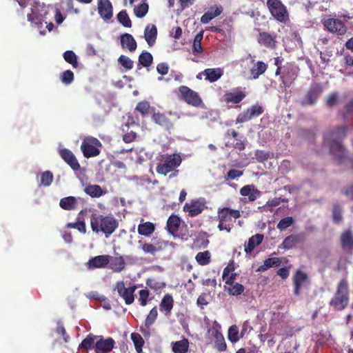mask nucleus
Listing matches in <instances>:
<instances>
[{"label":"nucleus","mask_w":353,"mask_h":353,"mask_svg":"<svg viewBox=\"0 0 353 353\" xmlns=\"http://www.w3.org/2000/svg\"><path fill=\"white\" fill-rule=\"evenodd\" d=\"M305 241V236L303 234H292L287 236L283 243H302Z\"/></svg>","instance_id":"nucleus-59"},{"label":"nucleus","mask_w":353,"mask_h":353,"mask_svg":"<svg viewBox=\"0 0 353 353\" xmlns=\"http://www.w3.org/2000/svg\"><path fill=\"white\" fill-rule=\"evenodd\" d=\"M181 98L188 105L199 107L202 103V99L199 94L188 86L181 85L179 88Z\"/></svg>","instance_id":"nucleus-9"},{"label":"nucleus","mask_w":353,"mask_h":353,"mask_svg":"<svg viewBox=\"0 0 353 353\" xmlns=\"http://www.w3.org/2000/svg\"><path fill=\"white\" fill-rule=\"evenodd\" d=\"M152 120L161 128L169 130L173 128V123L169 118L160 112H154L152 115Z\"/></svg>","instance_id":"nucleus-23"},{"label":"nucleus","mask_w":353,"mask_h":353,"mask_svg":"<svg viewBox=\"0 0 353 353\" xmlns=\"http://www.w3.org/2000/svg\"><path fill=\"white\" fill-rule=\"evenodd\" d=\"M74 79V75L72 71L67 70L64 71L61 75V80L64 84H70Z\"/></svg>","instance_id":"nucleus-57"},{"label":"nucleus","mask_w":353,"mask_h":353,"mask_svg":"<svg viewBox=\"0 0 353 353\" xmlns=\"http://www.w3.org/2000/svg\"><path fill=\"white\" fill-rule=\"evenodd\" d=\"M165 228L168 233L175 238L187 240V237L189 236L187 225L181 221L179 216L175 214L169 216Z\"/></svg>","instance_id":"nucleus-5"},{"label":"nucleus","mask_w":353,"mask_h":353,"mask_svg":"<svg viewBox=\"0 0 353 353\" xmlns=\"http://www.w3.org/2000/svg\"><path fill=\"white\" fill-rule=\"evenodd\" d=\"M268 65L262 61H258L254 63L250 69V79H257L260 75L263 74L267 70Z\"/></svg>","instance_id":"nucleus-30"},{"label":"nucleus","mask_w":353,"mask_h":353,"mask_svg":"<svg viewBox=\"0 0 353 353\" xmlns=\"http://www.w3.org/2000/svg\"><path fill=\"white\" fill-rule=\"evenodd\" d=\"M296 74L292 66L284 67L280 79L285 88H290L296 78Z\"/></svg>","instance_id":"nucleus-22"},{"label":"nucleus","mask_w":353,"mask_h":353,"mask_svg":"<svg viewBox=\"0 0 353 353\" xmlns=\"http://www.w3.org/2000/svg\"><path fill=\"white\" fill-rule=\"evenodd\" d=\"M149 6L147 3L143 2L134 8V13L138 18L144 17L148 12Z\"/></svg>","instance_id":"nucleus-48"},{"label":"nucleus","mask_w":353,"mask_h":353,"mask_svg":"<svg viewBox=\"0 0 353 353\" xmlns=\"http://www.w3.org/2000/svg\"><path fill=\"white\" fill-rule=\"evenodd\" d=\"M150 110V105L146 101H140L137 103L135 110L140 112L141 115L144 117L149 114Z\"/></svg>","instance_id":"nucleus-51"},{"label":"nucleus","mask_w":353,"mask_h":353,"mask_svg":"<svg viewBox=\"0 0 353 353\" xmlns=\"http://www.w3.org/2000/svg\"><path fill=\"white\" fill-rule=\"evenodd\" d=\"M102 143L97 139L92 137L85 138L81 145V150L85 158L94 157L98 156L101 150L99 148Z\"/></svg>","instance_id":"nucleus-8"},{"label":"nucleus","mask_w":353,"mask_h":353,"mask_svg":"<svg viewBox=\"0 0 353 353\" xmlns=\"http://www.w3.org/2000/svg\"><path fill=\"white\" fill-rule=\"evenodd\" d=\"M118 62L126 70H131L133 68L134 62L127 56L121 55L118 59Z\"/></svg>","instance_id":"nucleus-55"},{"label":"nucleus","mask_w":353,"mask_h":353,"mask_svg":"<svg viewBox=\"0 0 353 353\" xmlns=\"http://www.w3.org/2000/svg\"><path fill=\"white\" fill-rule=\"evenodd\" d=\"M150 296L149 290L145 288L139 292V302L141 306H145Z\"/></svg>","instance_id":"nucleus-58"},{"label":"nucleus","mask_w":353,"mask_h":353,"mask_svg":"<svg viewBox=\"0 0 353 353\" xmlns=\"http://www.w3.org/2000/svg\"><path fill=\"white\" fill-rule=\"evenodd\" d=\"M109 255H99L89 260L88 265L89 268H102L110 262Z\"/></svg>","instance_id":"nucleus-26"},{"label":"nucleus","mask_w":353,"mask_h":353,"mask_svg":"<svg viewBox=\"0 0 353 353\" xmlns=\"http://www.w3.org/2000/svg\"><path fill=\"white\" fill-rule=\"evenodd\" d=\"M240 194L242 196H248L250 201H254L261 196V192L256 189L254 185H247L241 188Z\"/></svg>","instance_id":"nucleus-28"},{"label":"nucleus","mask_w":353,"mask_h":353,"mask_svg":"<svg viewBox=\"0 0 353 353\" xmlns=\"http://www.w3.org/2000/svg\"><path fill=\"white\" fill-rule=\"evenodd\" d=\"M255 157L257 161L259 162H264L267 161L270 157V154L263 150H256L255 151Z\"/></svg>","instance_id":"nucleus-64"},{"label":"nucleus","mask_w":353,"mask_h":353,"mask_svg":"<svg viewBox=\"0 0 353 353\" xmlns=\"http://www.w3.org/2000/svg\"><path fill=\"white\" fill-rule=\"evenodd\" d=\"M157 316L158 312L157 307H154L150 310L145 321V326L147 329H149L151 325L154 324L157 318Z\"/></svg>","instance_id":"nucleus-50"},{"label":"nucleus","mask_w":353,"mask_h":353,"mask_svg":"<svg viewBox=\"0 0 353 353\" xmlns=\"http://www.w3.org/2000/svg\"><path fill=\"white\" fill-rule=\"evenodd\" d=\"M332 217L335 223H339L343 219V210L339 204H334L332 209Z\"/></svg>","instance_id":"nucleus-54"},{"label":"nucleus","mask_w":353,"mask_h":353,"mask_svg":"<svg viewBox=\"0 0 353 353\" xmlns=\"http://www.w3.org/2000/svg\"><path fill=\"white\" fill-rule=\"evenodd\" d=\"M222 12V6H217L213 12L210 11L205 12L201 17V22L202 23H208L214 18L219 16Z\"/></svg>","instance_id":"nucleus-39"},{"label":"nucleus","mask_w":353,"mask_h":353,"mask_svg":"<svg viewBox=\"0 0 353 353\" xmlns=\"http://www.w3.org/2000/svg\"><path fill=\"white\" fill-rule=\"evenodd\" d=\"M118 21L121 23L125 28L132 27V21L126 12L123 10L119 12L117 16Z\"/></svg>","instance_id":"nucleus-46"},{"label":"nucleus","mask_w":353,"mask_h":353,"mask_svg":"<svg viewBox=\"0 0 353 353\" xmlns=\"http://www.w3.org/2000/svg\"><path fill=\"white\" fill-rule=\"evenodd\" d=\"M257 40L261 46L265 48L274 49L276 47V37L268 32H260Z\"/></svg>","instance_id":"nucleus-24"},{"label":"nucleus","mask_w":353,"mask_h":353,"mask_svg":"<svg viewBox=\"0 0 353 353\" xmlns=\"http://www.w3.org/2000/svg\"><path fill=\"white\" fill-rule=\"evenodd\" d=\"M195 259L200 265H206L211 261V254L208 250L200 252L196 255Z\"/></svg>","instance_id":"nucleus-42"},{"label":"nucleus","mask_w":353,"mask_h":353,"mask_svg":"<svg viewBox=\"0 0 353 353\" xmlns=\"http://www.w3.org/2000/svg\"><path fill=\"white\" fill-rule=\"evenodd\" d=\"M64 60L72 65L74 68H77L79 65L77 57L72 50H67L63 54Z\"/></svg>","instance_id":"nucleus-44"},{"label":"nucleus","mask_w":353,"mask_h":353,"mask_svg":"<svg viewBox=\"0 0 353 353\" xmlns=\"http://www.w3.org/2000/svg\"><path fill=\"white\" fill-rule=\"evenodd\" d=\"M322 92L323 88L319 83L312 85L307 91L304 97L301 99V105L307 106L315 104Z\"/></svg>","instance_id":"nucleus-12"},{"label":"nucleus","mask_w":353,"mask_h":353,"mask_svg":"<svg viewBox=\"0 0 353 353\" xmlns=\"http://www.w3.org/2000/svg\"><path fill=\"white\" fill-rule=\"evenodd\" d=\"M205 208V203L199 200H192L190 203H186L183 206V210L188 213L191 217L201 214Z\"/></svg>","instance_id":"nucleus-19"},{"label":"nucleus","mask_w":353,"mask_h":353,"mask_svg":"<svg viewBox=\"0 0 353 353\" xmlns=\"http://www.w3.org/2000/svg\"><path fill=\"white\" fill-rule=\"evenodd\" d=\"M341 243H353V232L351 230H346L341 234Z\"/></svg>","instance_id":"nucleus-61"},{"label":"nucleus","mask_w":353,"mask_h":353,"mask_svg":"<svg viewBox=\"0 0 353 353\" xmlns=\"http://www.w3.org/2000/svg\"><path fill=\"white\" fill-rule=\"evenodd\" d=\"M131 339L134 343L136 351L140 353L144 344L143 339L139 334L134 332L131 334Z\"/></svg>","instance_id":"nucleus-49"},{"label":"nucleus","mask_w":353,"mask_h":353,"mask_svg":"<svg viewBox=\"0 0 353 353\" xmlns=\"http://www.w3.org/2000/svg\"><path fill=\"white\" fill-rule=\"evenodd\" d=\"M53 174L50 171H45L41 174V182L39 185L49 186L53 181Z\"/></svg>","instance_id":"nucleus-53"},{"label":"nucleus","mask_w":353,"mask_h":353,"mask_svg":"<svg viewBox=\"0 0 353 353\" xmlns=\"http://www.w3.org/2000/svg\"><path fill=\"white\" fill-rule=\"evenodd\" d=\"M323 26L330 32L337 33L339 35H343L347 32V28L344 23L337 19L328 18L323 21Z\"/></svg>","instance_id":"nucleus-13"},{"label":"nucleus","mask_w":353,"mask_h":353,"mask_svg":"<svg viewBox=\"0 0 353 353\" xmlns=\"http://www.w3.org/2000/svg\"><path fill=\"white\" fill-rule=\"evenodd\" d=\"M153 61V57L151 53L147 51H143L139 56V63L143 67L150 66Z\"/></svg>","instance_id":"nucleus-43"},{"label":"nucleus","mask_w":353,"mask_h":353,"mask_svg":"<svg viewBox=\"0 0 353 353\" xmlns=\"http://www.w3.org/2000/svg\"><path fill=\"white\" fill-rule=\"evenodd\" d=\"M77 199L74 196H67L61 199L59 202L60 207L65 210H72L76 208Z\"/></svg>","instance_id":"nucleus-36"},{"label":"nucleus","mask_w":353,"mask_h":353,"mask_svg":"<svg viewBox=\"0 0 353 353\" xmlns=\"http://www.w3.org/2000/svg\"><path fill=\"white\" fill-rule=\"evenodd\" d=\"M137 286L134 285L129 288H125L124 282L117 281L114 287V290H117L118 294L124 300L126 305L132 304L134 301V292Z\"/></svg>","instance_id":"nucleus-10"},{"label":"nucleus","mask_w":353,"mask_h":353,"mask_svg":"<svg viewBox=\"0 0 353 353\" xmlns=\"http://www.w3.org/2000/svg\"><path fill=\"white\" fill-rule=\"evenodd\" d=\"M309 278L306 273L303 271L298 270L296 271L294 275L292 277V283L294 286V294L296 296L301 294V290L303 285L308 283Z\"/></svg>","instance_id":"nucleus-17"},{"label":"nucleus","mask_w":353,"mask_h":353,"mask_svg":"<svg viewBox=\"0 0 353 353\" xmlns=\"http://www.w3.org/2000/svg\"><path fill=\"white\" fill-rule=\"evenodd\" d=\"M203 37V31L201 30L194 37L192 50L194 53H201L203 52V48L201 46V41Z\"/></svg>","instance_id":"nucleus-45"},{"label":"nucleus","mask_w":353,"mask_h":353,"mask_svg":"<svg viewBox=\"0 0 353 353\" xmlns=\"http://www.w3.org/2000/svg\"><path fill=\"white\" fill-rule=\"evenodd\" d=\"M203 74L205 76V79L214 82L221 77L223 72L221 68H217L205 69Z\"/></svg>","instance_id":"nucleus-33"},{"label":"nucleus","mask_w":353,"mask_h":353,"mask_svg":"<svg viewBox=\"0 0 353 353\" xmlns=\"http://www.w3.org/2000/svg\"><path fill=\"white\" fill-rule=\"evenodd\" d=\"M293 223L294 219L292 216H287L279 221L277 224V228L283 230L291 226Z\"/></svg>","instance_id":"nucleus-56"},{"label":"nucleus","mask_w":353,"mask_h":353,"mask_svg":"<svg viewBox=\"0 0 353 353\" xmlns=\"http://www.w3.org/2000/svg\"><path fill=\"white\" fill-rule=\"evenodd\" d=\"M263 112V108L259 105H254L242 113H240L236 119V123H244L254 117H259Z\"/></svg>","instance_id":"nucleus-15"},{"label":"nucleus","mask_w":353,"mask_h":353,"mask_svg":"<svg viewBox=\"0 0 353 353\" xmlns=\"http://www.w3.org/2000/svg\"><path fill=\"white\" fill-rule=\"evenodd\" d=\"M343 121L350 125L353 124V99L350 101L340 111Z\"/></svg>","instance_id":"nucleus-31"},{"label":"nucleus","mask_w":353,"mask_h":353,"mask_svg":"<svg viewBox=\"0 0 353 353\" xmlns=\"http://www.w3.org/2000/svg\"><path fill=\"white\" fill-rule=\"evenodd\" d=\"M98 12L101 18L107 21L113 16V7L110 0H99Z\"/></svg>","instance_id":"nucleus-20"},{"label":"nucleus","mask_w":353,"mask_h":353,"mask_svg":"<svg viewBox=\"0 0 353 353\" xmlns=\"http://www.w3.org/2000/svg\"><path fill=\"white\" fill-rule=\"evenodd\" d=\"M241 216L239 210H233L230 208L218 209V228L220 230L230 232L236 219Z\"/></svg>","instance_id":"nucleus-4"},{"label":"nucleus","mask_w":353,"mask_h":353,"mask_svg":"<svg viewBox=\"0 0 353 353\" xmlns=\"http://www.w3.org/2000/svg\"><path fill=\"white\" fill-rule=\"evenodd\" d=\"M348 281L346 279H341L336 286L334 296L330 301V305L336 310H343L349 303Z\"/></svg>","instance_id":"nucleus-3"},{"label":"nucleus","mask_w":353,"mask_h":353,"mask_svg":"<svg viewBox=\"0 0 353 353\" xmlns=\"http://www.w3.org/2000/svg\"><path fill=\"white\" fill-rule=\"evenodd\" d=\"M347 131V127L343 125L324 134V145L329 147L330 154L339 163L347 159L345 149L341 144V140L346 137Z\"/></svg>","instance_id":"nucleus-1"},{"label":"nucleus","mask_w":353,"mask_h":353,"mask_svg":"<svg viewBox=\"0 0 353 353\" xmlns=\"http://www.w3.org/2000/svg\"><path fill=\"white\" fill-rule=\"evenodd\" d=\"M90 225L93 232H102L108 237L118 228L119 223L112 215L103 216L99 213H92L90 216Z\"/></svg>","instance_id":"nucleus-2"},{"label":"nucleus","mask_w":353,"mask_h":353,"mask_svg":"<svg viewBox=\"0 0 353 353\" xmlns=\"http://www.w3.org/2000/svg\"><path fill=\"white\" fill-rule=\"evenodd\" d=\"M154 229L155 226L152 223L145 222L139 225L138 232L141 235L149 236L154 231Z\"/></svg>","instance_id":"nucleus-40"},{"label":"nucleus","mask_w":353,"mask_h":353,"mask_svg":"<svg viewBox=\"0 0 353 353\" xmlns=\"http://www.w3.org/2000/svg\"><path fill=\"white\" fill-rule=\"evenodd\" d=\"M281 264V260L277 257L268 258L260 265L256 272H264L272 267H278Z\"/></svg>","instance_id":"nucleus-35"},{"label":"nucleus","mask_w":353,"mask_h":353,"mask_svg":"<svg viewBox=\"0 0 353 353\" xmlns=\"http://www.w3.org/2000/svg\"><path fill=\"white\" fill-rule=\"evenodd\" d=\"M245 97V91L241 90V88L239 87L233 89L231 92H225L222 97V101L227 104H238L242 101Z\"/></svg>","instance_id":"nucleus-14"},{"label":"nucleus","mask_w":353,"mask_h":353,"mask_svg":"<svg viewBox=\"0 0 353 353\" xmlns=\"http://www.w3.org/2000/svg\"><path fill=\"white\" fill-rule=\"evenodd\" d=\"M241 338L238 327L233 325L228 330V339L233 343H236Z\"/></svg>","instance_id":"nucleus-52"},{"label":"nucleus","mask_w":353,"mask_h":353,"mask_svg":"<svg viewBox=\"0 0 353 353\" xmlns=\"http://www.w3.org/2000/svg\"><path fill=\"white\" fill-rule=\"evenodd\" d=\"M146 285L154 291H158L165 288V283L155 278H148L145 281Z\"/></svg>","instance_id":"nucleus-41"},{"label":"nucleus","mask_w":353,"mask_h":353,"mask_svg":"<svg viewBox=\"0 0 353 353\" xmlns=\"http://www.w3.org/2000/svg\"><path fill=\"white\" fill-rule=\"evenodd\" d=\"M67 226L68 228H74L78 230L80 232L85 233L86 231L85 222L77 221L76 223H68Z\"/></svg>","instance_id":"nucleus-63"},{"label":"nucleus","mask_w":353,"mask_h":353,"mask_svg":"<svg viewBox=\"0 0 353 353\" xmlns=\"http://www.w3.org/2000/svg\"><path fill=\"white\" fill-rule=\"evenodd\" d=\"M99 338V336L92 335V334H88L81 343L79 345L80 349L84 350H95V340Z\"/></svg>","instance_id":"nucleus-38"},{"label":"nucleus","mask_w":353,"mask_h":353,"mask_svg":"<svg viewBox=\"0 0 353 353\" xmlns=\"http://www.w3.org/2000/svg\"><path fill=\"white\" fill-rule=\"evenodd\" d=\"M181 157L178 154L163 156L161 162L157 165L156 171L158 174L165 176L167 174L178 168L181 163Z\"/></svg>","instance_id":"nucleus-6"},{"label":"nucleus","mask_w":353,"mask_h":353,"mask_svg":"<svg viewBox=\"0 0 353 353\" xmlns=\"http://www.w3.org/2000/svg\"><path fill=\"white\" fill-rule=\"evenodd\" d=\"M157 37V28L154 24L148 25L144 30V37L149 46H153Z\"/></svg>","instance_id":"nucleus-29"},{"label":"nucleus","mask_w":353,"mask_h":353,"mask_svg":"<svg viewBox=\"0 0 353 353\" xmlns=\"http://www.w3.org/2000/svg\"><path fill=\"white\" fill-rule=\"evenodd\" d=\"M142 249L145 253L154 255L157 252L161 250L162 248L160 246L155 247L153 244H143Z\"/></svg>","instance_id":"nucleus-62"},{"label":"nucleus","mask_w":353,"mask_h":353,"mask_svg":"<svg viewBox=\"0 0 353 353\" xmlns=\"http://www.w3.org/2000/svg\"><path fill=\"white\" fill-rule=\"evenodd\" d=\"M84 192L92 198H99L106 193L100 185L95 184H88L84 188Z\"/></svg>","instance_id":"nucleus-32"},{"label":"nucleus","mask_w":353,"mask_h":353,"mask_svg":"<svg viewBox=\"0 0 353 353\" xmlns=\"http://www.w3.org/2000/svg\"><path fill=\"white\" fill-rule=\"evenodd\" d=\"M243 174V171L232 169L228 172L224 179L225 181H230L241 176Z\"/></svg>","instance_id":"nucleus-60"},{"label":"nucleus","mask_w":353,"mask_h":353,"mask_svg":"<svg viewBox=\"0 0 353 353\" xmlns=\"http://www.w3.org/2000/svg\"><path fill=\"white\" fill-rule=\"evenodd\" d=\"M174 307V299L171 294H166L162 298L159 304V310L166 316L171 314L172 310Z\"/></svg>","instance_id":"nucleus-25"},{"label":"nucleus","mask_w":353,"mask_h":353,"mask_svg":"<svg viewBox=\"0 0 353 353\" xmlns=\"http://www.w3.org/2000/svg\"><path fill=\"white\" fill-rule=\"evenodd\" d=\"M48 7H46L44 5H41L39 3H35L31 8V13L28 14V21L36 25L41 24L46 19V16L48 14Z\"/></svg>","instance_id":"nucleus-11"},{"label":"nucleus","mask_w":353,"mask_h":353,"mask_svg":"<svg viewBox=\"0 0 353 353\" xmlns=\"http://www.w3.org/2000/svg\"><path fill=\"white\" fill-rule=\"evenodd\" d=\"M120 41L122 48H127L130 52H134L137 49V41L130 34L125 33L121 35Z\"/></svg>","instance_id":"nucleus-27"},{"label":"nucleus","mask_w":353,"mask_h":353,"mask_svg":"<svg viewBox=\"0 0 353 353\" xmlns=\"http://www.w3.org/2000/svg\"><path fill=\"white\" fill-rule=\"evenodd\" d=\"M114 341L112 338L103 339L101 336L95 343L96 353H108L114 347Z\"/></svg>","instance_id":"nucleus-21"},{"label":"nucleus","mask_w":353,"mask_h":353,"mask_svg":"<svg viewBox=\"0 0 353 353\" xmlns=\"http://www.w3.org/2000/svg\"><path fill=\"white\" fill-rule=\"evenodd\" d=\"M188 348L189 341L185 338L172 343V350L174 353H186Z\"/></svg>","instance_id":"nucleus-34"},{"label":"nucleus","mask_w":353,"mask_h":353,"mask_svg":"<svg viewBox=\"0 0 353 353\" xmlns=\"http://www.w3.org/2000/svg\"><path fill=\"white\" fill-rule=\"evenodd\" d=\"M225 290L230 295L238 296L244 292L245 288L242 284L236 283L229 285Z\"/></svg>","instance_id":"nucleus-47"},{"label":"nucleus","mask_w":353,"mask_h":353,"mask_svg":"<svg viewBox=\"0 0 353 353\" xmlns=\"http://www.w3.org/2000/svg\"><path fill=\"white\" fill-rule=\"evenodd\" d=\"M59 154L62 159L74 171H78L80 168V164L78 162L74 154L71 150L63 148L59 150Z\"/></svg>","instance_id":"nucleus-18"},{"label":"nucleus","mask_w":353,"mask_h":353,"mask_svg":"<svg viewBox=\"0 0 353 353\" xmlns=\"http://www.w3.org/2000/svg\"><path fill=\"white\" fill-rule=\"evenodd\" d=\"M267 6L271 14L279 22L285 23L289 20L288 12L281 0H267Z\"/></svg>","instance_id":"nucleus-7"},{"label":"nucleus","mask_w":353,"mask_h":353,"mask_svg":"<svg viewBox=\"0 0 353 353\" xmlns=\"http://www.w3.org/2000/svg\"><path fill=\"white\" fill-rule=\"evenodd\" d=\"M221 326L219 324L213 326L208 332L214 337V348L219 352H224L227 349V345L222 333L220 332Z\"/></svg>","instance_id":"nucleus-16"},{"label":"nucleus","mask_w":353,"mask_h":353,"mask_svg":"<svg viewBox=\"0 0 353 353\" xmlns=\"http://www.w3.org/2000/svg\"><path fill=\"white\" fill-rule=\"evenodd\" d=\"M110 267L114 272H121L125 268V263L121 256L110 258Z\"/></svg>","instance_id":"nucleus-37"}]
</instances>
